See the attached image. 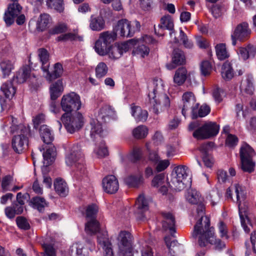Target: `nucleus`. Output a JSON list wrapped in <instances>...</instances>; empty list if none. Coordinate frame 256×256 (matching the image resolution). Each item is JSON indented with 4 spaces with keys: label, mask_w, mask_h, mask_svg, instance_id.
Wrapping results in <instances>:
<instances>
[{
    "label": "nucleus",
    "mask_w": 256,
    "mask_h": 256,
    "mask_svg": "<svg viewBox=\"0 0 256 256\" xmlns=\"http://www.w3.org/2000/svg\"><path fill=\"white\" fill-rule=\"evenodd\" d=\"M172 62L176 66L184 64L186 62L184 52L179 49L174 50L173 52Z\"/></svg>",
    "instance_id": "43"
},
{
    "label": "nucleus",
    "mask_w": 256,
    "mask_h": 256,
    "mask_svg": "<svg viewBox=\"0 0 256 256\" xmlns=\"http://www.w3.org/2000/svg\"><path fill=\"white\" fill-rule=\"evenodd\" d=\"M116 39V34L114 32L106 31L100 34L98 38L96 40H100L102 43L110 47L112 44Z\"/></svg>",
    "instance_id": "26"
},
{
    "label": "nucleus",
    "mask_w": 256,
    "mask_h": 256,
    "mask_svg": "<svg viewBox=\"0 0 256 256\" xmlns=\"http://www.w3.org/2000/svg\"><path fill=\"white\" fill-rule=\"evenodd\" d=\"M94 152L98 158H104L108 154V150L104 142L102 141L100 145L96 146Z\"/></svg>",
    "instance_id": "52"
},
{
    "label": "nucleus",
    "mask_w": 256,
    "mask_h": 256,
    "mask_svg": "<svg viewBox=\"0 0 256 256\" xmlns=\"http://www.w3.org/2000/svg\"><path fill=\"white\" fill-rule=\"evenodd\" d=\"M114 112L113 108L110 106L104 105L100 110L96 118L102 122H104L106 120V118L112 116Z\"/></svg>",
    "instance_id": "38"
},
{
    "label": "nucleus",
    "mask_w": 256,
    "mask_h": 256,
    "mask_svg": "<svg viewBox=\"0 0 256 256\" xmlns=\"http://www.w3.org/2000/svg\"><path fill=\"white\" fill-rule=\"evenodd\" d=\"M142 155V149L135 147L133 148V150L130 154L132 160L134 162H136L139 160Z\"/></svg>",
    "instance_id": "59"
},
{
    "label": "nucleus",
    "mask_w": 256,
    "mask_h": 256,
    "mask_svg": "<svg viewBox=\"0 0 256 256\" xmlns=\"http://www.w3.org/2000/svg\"><path fill=\"white\" fill-rule=\"evenodd\" d=\"M148 89V97L152 112L158 114L168 109L170 106V100L166 94L163 80L158 78L154 79Z\"/></svg>",
    "instance_id": "2"
},
{
    "label": "nucleus",
    "mask_w": 256,
    "mask_h": 256,
    "mask_svg": "<svg viewBox=\"0 0 256 256\" xmlns=\"http://www.w3.org/2000/svg\"><path fill=\"white\" fill-rule=\"evenodd\" d=\"M132 134L137 139L144 138L148 134V128L145 126H139L133 130Z\"/></svg>",
    "instance_id": "49"
},
{
    "label": "nucleus",
    "mask_w": 256,
    "mask_h": 256,
    "mask_svg": "<svg viewBox=\"0 0 256 256\" xmlns=\"http://www.w3.org/2000/svg\"><path fill=\"white\" fill-rule=\"evenodd\" d=\"M238 138L234 135L229 134L226 140V144L229 147H233L237 144Z\"/></svg>",
    "instance_id": "62"
},
{
    "label": "nucleus",
    "mask_w": 256,
    "mask_h": 256,
    "mask_svg": "<svg viewBox=\"0 0 256 256\" xmlns=\"http://www.w3.org/2000/svg\"><path fill=\"white\" fill-rule=\"evenodd\" d=\"M85 230L86 233L90 234L99 232L98 236V242L104 250V256H114L112 244L108 237L107 232H99L100 224L96 220H87Z\"/></svg>",
    "instance_id": "4"
},
{
    "label": "nucleus",
    "mask_w": 256,
    "mask_h": 256,
    "mask_svg": "<svg viewBox=\"0 0 256 256\" xmlns=\"http://www.w3.org/2000/svg\"><path fill=\"white\" fill-rule=\"evenodd\" d=\"M76 38V35L72 32H68L61 34L56 38V40L60 41H67L68 40H72Z\"/></svg>",
    "instance_id": "63"
},
{
    "label": "nucleus",
    "mask_w": 256,
    "mask_h": 256,
    "mask_svg": "<svg viewBox=\"0 0 256 256\" xmlns=\"http://www.w3.org/2000/svg\"><path fill=\"white\" fill-rule=\"evenodd\" d=\"M174 21L172 16L170 15H166L160 18V22L158 27L154 26L155 33L158 36L164 35V30H168L170 31V35L172 36L174 32Z\"/></svg>",
    "instance_id": "16"
},
{
    "label": "nucleus",
    "mask_w": 256,
    "mask_h": 256,
    "mask_svg": "<svg viewBox=\"0 0 256 256\" xmlns=\"http://www.w3.org/2000/svg\"><path fill=\"white\" fill-rule=\"evenodd\" d=\"M38 56L40 62L42 64V70L48 71L50 66L49 54L48 52L44 48H40L38 50Z\"/></svg>",
    "instance_id": "27"
},
{
    "label": "nucleus",
    "mask_w": 256,
    "mask_h": 256,
    "mask_svg": "<svg viewBox=\"0 0 256 256\" xmlns=\"http://www.w3.org/2000/svg\"><path fill=\"white\" fill-rule=\"evenodd\" d=\"M210 108L208 106L203 104L199 108V104L197 103L192 110V117L193 118L204 117L210 113Z\"/></svg>",
    "instance_id": "24"
},
{
    "label": "nucleus",
    "mask_w": 256,
    "mask_h": 256,
    "mask_svg": "<svg viewBox=\"0 0 256 256\" xmlns=\"http://www.w3.org/2000/svg\"><path fill=\"white\" fill-rule=\"evenodd\" d=\"M212 66L210 62L208 60L204 61L200 66L202 74L204 76H208L212 72Z\"/></svg>",
    "instance_id": "56"
},
{
    "label": "nucleus",
    "mask_w": 256,
    "mask_h": 256,
    "mask_svg": "<svg viewBox=\"0 0 256 256\" xmlns=\"http://www.w3.org/2000/svg\"><path fill=\"white\" fill-rule=\"evenodd\" d=\"M56 192L62 196H65L68 192V188L65 181L61 178H57L54 182Z\"/></svg>",
    "instance_id": "30"
},
{
    "label": "nucleus",
    "mask_w": 256,
    "mask_h": 256,
    "mask_svg": "<svg viewBox=\"0 0 256 256\" xmlns=\"http://www.w3.org/2000/svg\"><path fill=\"white\" fill-rule=\"evenodd\" d=\"M12 125L10 127V132L14 134L12 140V146L17 153H22L28 146V137L30 134V129L22 124L16 125V120L10 118Z\"/></svg>",
    "instance_id": "3"
},
{
    "label": "nucleus",
    "mask_w": 256,
    "mask_h": 256,
    "mask_svg": "<svg viewBox=\"0 0 256 256\" xmlns=\"http://www.w3.org/2000/svg\"><path fill=\"white\" fill-rule=\"evenodd\" d=\"M187 71L184 68H179L175 73L174 82L178 86L182 85L186 80Z\"/></svg>",
    "instance_id": "40"
},
{
    "label": "nucleus",
    "mask_w": 256,
    "mask_h": 256,
    "mask_svg": "<svg viewBox=\"0 0 256 256\" xmlns=\"http://www.w3.org/2000/svg\"><path fill=\"white\" fill-rule=\"evenodd\" d=\"M46 4L59 12H62L64 9L62 0H47Z\"/></svg>",
    "instance_id": "53"
},
{
    "label": "nucleus",
    "mask_w": 256,
    "mask_h": 256,
    "mask_svg": "<svg viewBox=\"0 0 256 256\" xmlns=\"http://www.w3.org/2000/svg\"><path fill=\"white\" fill-rule=\"evenodd\" d=\"M68 30V26L66 24L63 22H59L52 28L48 32L50 34H58L66 32Z\"/></svg>",
    "instance_id": "46"
},
{
    "label": "nucleus",
    "mask_w": 256,
    "mask_h": 256,
    "mask_svg": "<svg viewBox=\"0 0 256 256\" xmlns=\"http://www.w3.org/2000/svg\"><path fill=\"white\" fill-rule=\"evenodd\" d=\"M187 200L192 204H198L200 202L203 200L200 193L196 190H191L186 196Z\"/></svg>",
    "instance_id": "47"
},
{
    "label": "nucleus",
    "mask_w": 256,
    "mask_h": 256,
    "mask_svg": "<svg viewBox=\"0 0 256 256\" xmlns=\"http://www.w3.org/2000/svg\"><path fill=\"white\" fill-rule=\"evenodd\" d=\"M250 30L246 22H242L238 24L231 36L232 44L235 46L236 44V40L240 41L246 40L250 36Z\"/></svg>",
    "instance_id": "13"
},
{
    "label": "nucleus",
    "mask_w": 256,
    "mask_h": 256,
    "mask_svg": "<svg viewBox=\"0 0 256 256\" xmlns=\"http://www.w3.org/2000/svg\"><path fill=\"white\" fill-rule=\"evenodd\" d=\"M90 128V135L93 138H96L98 137L101 138L106 135V132H104L100 120L98 119L91 120L89 126Z\"/></svg>",
    "instance_id": "21"
},
{
    "label": "nucleus",
    "mask_w": 256,
    "mask_h": 256,
    "mask_svg": "<svg viewBox=\"0 0 256 256\" xmlns=\"http://www.w3.org/2000/svg\"><path fill=\"white\" fill-rule=\"evenodd\" d=\"M30 74V68L27 66H24L18 71L14 80L20 84L23 83L29 78Z\"/></svg>",
    "instance_id": "37"
},
{
    "label": "nucleus",
    "mask_w": 256,
    "mask_h": 256,
    "mask_svg": "<svg viewBox=\"0 0 256 256\" xmlns=\"http://www.w3.org/2000/svg\"><path fill=\"white\" fill-rule=\"evenodd\" d=\"M112 32L115 33L116 38L118 35L122 37H132L134 34V30L131 28L130 22L122 19L118 21Z\"/></svg>",
    "instance_id": "14"
},
{
    "label": "nucleus",
    "mask_w": 256,
    "mask_h": 256,
    "mask_svg": "<svg viewBox=\"0 0 256 256\" xmlns=\"http://www.w3.org/2000/svg\"><path fill=\"white\" fill-rule=\"evenodd\" d=\"M46 72L45 77L47 80L50 82L52 80L60 77L63 73V68L62 64L59 62L56 63L54 66L53 72L50 73L48 71H44Z\"/></svg>",
    "instance_id": "25"
},
{
    "label": "nucleus",
    "mask_w": 256,
    "mask_h": 256,
    "mask_svg": "<svg viewBox=\"0 0 256 256\" xmlns=\"http://www.w3.org/2000/svg\"><path fill=\"white\" fill-rule=\"evenodd\" d=\"M136 208L142 212H144L148 208V202L143 194H140L136 202Z\"/></svg>",
    "instance_id": "48"
},
{
    "label": "nucleus",
    "mask_w": 256,
    "mask_h": 256,
    "mask_svg": "<svg viewBox=\"0 0 256 256\" xmlns=\"http://www.w3.org/2000/svg\"><path fill=\"white\" fill-rule=\"evenodd\" d=\"M254 154V152L250 146L247 144L242 145L240 150V157L241 168L243 171L251 172L254 170V164L252 158Z\"/></svg>",
    "instance_id": "10"
},
{
    "label": "nucleus",
    "mask_w": 256,
    "mask_h": 256,
    "mask_svg": "<svg viewBox=\"0 0 256 256\" xmlns=\"http://www.w3.org/2000/svg\"><path fill=\"white\" fill-rule=\"evenodd\" d=\"M110 46L102 43L100 40H96L94 44V50L100 56H106L109 52Z\"/></svg>",
    "instance_id": "50"
},
{
    "label": "nucleus",
    "mask_w": 256,
    "mask_h": 256,
    "mask_svg": "<svg viewBox=\"0 0 256 256\" xmlns=\"http://www.w3.org/2000/svg\"><path fill=\"white\" fill-rule=\"evenodd\" d=\"M220 130V126L216 122H208L196 130L193 136L198 140H205L216 136Z\"/></svg>",
    "instance_id": "8"
},
{
    "label": "nucleus",
    "mask_w": 256,
    "mask_h": 256,
    "mask_svg": "<svg viewBox=\"0 0 256 256\" xmlns=\"http://www.w3.org/2000/svg\"><path fill=\"white\" fill-rule=\"evenodd\" d=\"M51 20V18L48 14H41L36 22V29L39 31H44L48 28Z\"/></svg>",
    "instance_id": "34"
},
{
    "label": "nucleus",
    "mask_w": 256,
    "mask_h": 256,
    "mask_svg": "<svg viewBox=\"0 0 256 256\" xmlns=\"http://www.w3.org/2000/svg\"><path fill=\"white\" fill-rule=\"evenodd\" d=\"M239 58L246 60L249 58H254L256 53L255 47L252 45H248L246 47L240 48L237 52Z\"/></svg>",
    "instance_id": "22"
},
{
    "label": "nucleus",
    "mask_w": 256,
    "mask_h": 256,
    "mask_svg": "<svg viewBox=\"0 0 256 256\" xmlns=\"http://www.w3.org/2000/svg\"><path fill=\"white\" fill-rule=\"evenodd\" d=\"M16 222L18 227L22 230H27L30 228V226L27 220L23 216H18L16 218Z\"/></svg>",
    "instance_id": "57"
},
{
    "label": "nucleus",
    "mask_w": 256,
    "mask_h": 256,
    "mask_svg": "<svg viewBox=\"0 0 256 256\" xmlns=\"http://www.w3.org/2000/svg\"><path fill=\"white\" fill-rule=\"evenodd\" d=\"M234 190L236 194L237 202L238 204L239 214L241 219L242 226L243 227L244 230L248 233L250 232V228L246 224L245 222L243 219L242 214L246 213V209L242 208V202L244 201L246 197V192L245 188L238 184H235L228 188L226 192V196L227 198H232V192Z\"/></svg>",
    "instance_id": "7"
},
{
    "label": "nucleus",
    "mask_w": 256,
    "mask_h": 256,
    "mask_svg": "<svg viewBox=\"0 0 256 256\" xmlns=\"http://www.w3.org/2000/svg\"><path fill=\"white\" fill-rule=\"evenodd\" d=\"M105 22L102 18L92 16L90 22V28L92 30L100 31L104 28Z\"/></svg>",
    "instance_id": "33"
},
{
    "label": "nucleus",
    "mask_w": 256,
    "mask_h": 256,
    "mask_svg": "<svg viewBox=\"0 0 256 256\" xmlns=\"http://www.w3.org/2000/svg\"><path fill=\"white\" fill-rule=\"evenodd\" d=\"M0 66L4 77L8 76L14 68V63L8 60L0 62Z\"/></svg>",
    "instance_id": "45"
},
{
    "label": "nucleus",
    "mask_w": 256,
    "mask_h": 256,
    "mask_svg": "<svg viewBox=\"0 0 256 256\" xmlns=\"http://www.w3.org/2000/svg\"><path fill=\"white\" fill-rule=\"evenodd\" d=\"M43 247L45 252L44 256H56V250L52 245L44 244Z\"/></svg>",
    "instance_id": "64"
},
{
    "label": "nucleus",
    "mask_w": 256,
    "mask_h": 256,
    "mask_svg": "<svg viewBox=\"0 0 256 256\" xmlns=\"http://www.w3.org/2000/svg\"><path fill=\"white\" fill-rule=\"evenodd\" d=\"M12 180V177L10 175L5 176L2 180V187L4 190H10V184Z\"/></svg>",
    "instance_id": "61"
},
{
    "label": "nucleus",
    "mask_w": 256,
    "mask_h": 256,
    "mask_svg": "<svg viewBox=\"0 0 256 256\" xmlns=\"http://www.w3.org/2000/svg\"><path fill=\"white\" fill-rule=\"evenodd\" d=\"M130 48V42L115 44L110 46L108 54L110 58L117 59L121 57L122 54L128 52Z\"/></svg>",
    "instance_id": "17"
},
{
    "label": "nucleus",
    "mask_w": 256,
    "mask_h": 256,
    "mask_svg": "<svg viewBox=\"0 0 256 256\" xmlns=\"http://www.w3.org/2000/svg\"><path fill=\"white\" fill-rule=\"evenodd\" d=\"M104 190L108 194L116 193L119 188L118 179L114 175H108L104 177L102 182Z\"/></svg>",
    "instance_id": "18"
},
{
    "label": "nucleus",
    "mask_w": 256,
    "mask_h": 256,
    "mask_svg": "<svg viewBox=\"0 0 256 256\" xmlns=\"http://www.w3.org/2000/svg\"><path fill=\"white\" fill-rule=\"evenodd\" d=\"M30 203L32 208L40 212H43L44 208L48 205V203L44 198L38 196L32 198L30 200Z\"/></svg>",
    "instance_id": "36"
},
{
    "label": "nucleus",
    "mask_w": 256,
    "mask_h": 256,
    "mask_svg": "<svg viewBox=\"0 0 256 256\" xmlns=\"http://www.w3.org/2000/svg\"><path fill=\"white\" fill-rule=\"evenodd\" d=\"M84 154L80 146L74 144L70 148L66 156V163L68 166H74L80 174L84 173L85 167L84 164Z\"/></svg>",
    "instance_id": "6"
},
{
    "label": "nucleus",
    "mask_w": 256,
    "mask_h": 256,
    "mask_svg": "<svg viewBox=\"0 0 256 256\" xmlns=\"http://www.w3.org/2000/svg\"><path fill=\"white\" fill-rule=\"evenodd\" d=\"M180 38L181 41H182L184 46L188 48H191L193 46L192 42L188 40L186 34L182 31L180 30Z\"/></svg>",
    "instance_id": "58"
},
{
    "label": "nucleus",
    "mask_w": 256,
    "mask_h": 256,
    "mask_svg": "<svg viewBox=\"0 0 256 256\" xmlns=\"http://www.w3.org/2000/svg\"><path fill=\"white\" fill-rule=\"evenodd\" d=\"M119 248L123 256H133L132 254V236L127 231H122L118 234Z\"/></svg>",
    "instance_id": "12"
},
{
    "label": "nucleus",
    "mask_w": 256,
    "mask_h": 256,
    "mask_svg": "<svg viewBox=\"0 0 256 256\" xmlns=\"http://www.w3.org/2000/svg\"><path fill=\"white\" fill-rule=\"evenodd\" d=\"M165 176L164 174H160L154 176L152 180V185L158 187L162 186L164 181Z\"/></svg>",
    "instance_id": "60"
},
{
    "label": "nucleus",
    "mask_w": 256,
    "mask_h": 256,
    "mask_svg": "<svg viewBox=\"0 0 256 256\" xmlns=\"http://www.w3.org/2000/svg\"><path fill=\"white\" fill-rule=\"evenodd\" d=\"M42 155L44 164L46 166L50 164L56 156V148L54 146H50Z\"/></svg>",
    "instance_id": "41"
},
{
    "label": "nucleus",
    "mask_w": 256,
    "mask_h": 256,
    "mask_svg": "<svg viewBox=\"0 0 256 256\" xmlns=\"http://www.w3.org/2000/svg\"><path fill=\"white\" fill-rule=\"evenodd\" d=\"M125 183L130 188H138L143 182L142 174L132 175L124 178Z\"/></svg>",
    "instance_id": "31"
},
{
    "label": "nucleus",
    "mask_w": 256,
    "mask_h": 256,
    "mask_svg": "<svg viewBox=\"0 0 256 256\" xmlns=\"http://www.w3.org/2000/svg\"><path fill=\"white\" fill-rule=\"evenodd\" d=\"M132 116L137 122H144L148 116V112L146 110H143L139 106H132L131 107Z\"/></svg>",
    "instance_id": "23"
},
{
    "label": "nucleus",
    "mask_w": 256,
    "mask_h": 256,
    "mask_svg": "<svg viewBox=\"0 0 256 256\" xmlns=\"http://www.w3.org/2000/svg\"><path fill=\"white\" fill-rule=\"evenodd\" d=\"M95 70L96 77L101 78L106 74L108 72V67L104 62H100L96 66Z\"/></svg>",
    "instance_id": "51"
},
{
    "label": "nucleus",
    "mask_w": 256,
    "mask_h": 256,
    "mask_svg": "<svg viewBox=\"0 0 256 256\" xmlns=\"http://www.w3.org/2000/svg\"><path fill=\"white\" fill-rule=\"evenodd\" d=\"M196 208L198 214L200 218L196 222L192 233L193 238L198 236V244L200 247H205L208 244L213 246L216 250H220L225 247V244L215 236L214 228L210 226V221L208 218L204 216L205 206L203 200L200 202Z\"/></svg>",
    "instance_id": "1"
},
{
    "label": "nucleus",
    "mask_w": 256,
    "mask_h": 256,
    "mask_svg": "<svg viewBox=\"0 0 256 256\" xmlns=\"http://www.w3.org/2000/svg\"><path fill=\"white\" fill-rule=\"evenodd\" d=\"M221 74L222 77L226 80H230L233 77L234 71L229 62L226 61L223 64Z\"/></svg>",
    "instance_id": "42"
},
{
    "label": "nucleus",
    "mask_w": 256,
    "mask_h": 256,
    "mask_svg": "<svg viewBox=\"0 0 256 256\" xmlns=\"http://www.w3.org/2000/svg\"><path fill=\"white\" fill-rule=\"evenodd\" d=\"M214 48L216 56L219 60H224L230 57V54L225 44L220 43L216 44Z\"/></svg>",
    "instance_id": "29"
},
{
    "label": "nucleus",
    "mask_w": 256,
    "mask_h": 256,
    "mask_svg": "<svg viewBox=\"0 0 256 256\" xmlns=\"http://www.w3.org/2000/svg\"><path fill=\"white\" fill-rule=\"evenodd\" d=\"M240 88L248 94H252L254 87L252 80L250 78H246L242 82Z\"/></svg>",
    "instance_id": "55"
},
{
    "label": "nucleus",
    "mask_w": 256,
    "mask_h": 256,
    "mask_svg": "<svg viewBox=\"0 0 256 256\" xmlns=\"http://www.w3.org/2000/svg\"><path fill=\"white\" fill-rule=\"evenodd\" d=\"M98 211V208L96 204H90L87 206L84 212H82L84 216L87 220H96V216Z\"/></svg>",
    "instance_id": "32"
},
{
    "label": "nucleus",
    "mask_w": 256,
    "mask_h": 256,
    "mask_svg": "<svg viewBox=\"0 0 256 256\" xmlns=\"http://www.w3.org/2000/svg\"><path fill=\"white\" fill-rule=\"evenodd\" d=\"M182 100L183 106L182 113L186 117L187 112L190 109L192 110L197 103L196 102V100L194 94L190 92H184L182 95Z\"/></svg>",
    "instance_id": "19"
},
{
    "label": "nucleus",
    "mask_w": 256,
    "mask_h": 256,
    "mask_svg": "<svg viewBox=\"0 0 256 256\" xmlns=\"http://www.w3.org/2000/svg\"><path fill=\"white\" fill-rule=\"evenodd\" d=\"M64 90L62 80H58L52 84L50 87V98L52 100H56L62 94Z\"/></svg>",
    "instance_id": "28"
},
{
    "label": "nucleus",
    "mask_w": 256,
    "mask_h": 256,
    "mask_svg": "<svg viewBox=\"0 0 256 256\" xmlns=\"http://www.w3.org/2000/svg\"><path fill=\"white\" fill-rule=\"evenodd\" d=\"M40 134L44 142L46 144H50L54 140L52 131L46 125H42L40 127Z\"/></svg>",
    "instance_id": "35"
},
{
    "label": "nucleus",
    "mask_w": 256,
    "mask_h": 256,
    "mask_svg": "<svg viewBox=\"0 0 256 256\" xmlns=\"http://www.w3.org/2000/svg\"><path fill=\"white\" fill-rule=\"evenodd\" d=\"M0 90L8 98H12L16 92L15 87L13 86L12 82H8L2 84Z\"/></svg>",
    "instance_id": "39"
},
{
    "label": "nucleus",
    "mask_w": 256,
    "mask_h": 256,
    "mask_svg": "<svg viewBox=\"0 0 256 256\" xmlns=\"http://www.w3.org/2000/svg\"><path fill=\"white\" fill-rule=\"evenodd\" d=\"M61 120L68 132L71 134L79 130L83 125V117L80 112L71 115L64 113L62 116Z\"/></svg>",
    "instance_id": "11"
},
{
    "label": "nucleus",
    "mask_w": 256,
    "mask_h": 256,
    "mask_svg": "<svg viewBox=\"0 0 256 256\" xmlns=\"http://www.w3.org/2000/svg\"><path fill=\"white\" fill-rule=\"evenodd\" d=\"M164 241L168 248L170 254L171 256H174V248H177V241L175 240L170 241V238L169 236H166L164 238Z\"/></svg>",
    "instance_id": "54"
},
{
    "label": "nucleus",
    "mask_w": 256,
    "mask_h": 256,
    "mask_svg": "<svg viewBox=\"0 0 256 256\" xmlns=\"http://www.w3.org/2000/svg\"><path fill=\"white\" fill-rule=\"evenodd\" d=\"M60 106L65 113L79 110L82 106L80 96L74 92L64 95L62 98Z\"/></svg>",
    "instance_id": "9"
},
{
    "label": "nucleus",
    "mask_w": 256,
    "mask_h": 256,
    "mask_svg": "<svg viewBox=\"0 0 256 256\" xmlns=\"http://www.w3.org/2000/svg\"><path fill=\"white\" fill-rule=\"evenodd\" d=\"M188 168L184 166L176 167L172 173L170 186L173 190L180 191L190 183V178H188Z\"/></svg>",
    "instance_id": "5"
},
{
    "label": "nucleus",
    "mask_w": 256,
    "mask_h": 256,
    "mask_svg": "<svg viewBox=\"0 0 256 256\" xmlns=\"http://www.w3.org/2000/svg\"><path fill=\"white\" fill-rule=\"evenodd\" d=\"M12 2V4L8 5V10L4 13V18L7 26H10L14 22L15 18L20 14L22 9L17 2Z\"/></svg>",
    "instance_id": "15"
},
{
    "label": "nucleus",
    "mask_w": 256,
    "mask_h": 256,
    "mask_svg": "<svg viewBox=\"0 0 256 256\" xmlns=\"http://www.w3.org/2000/svg\"><path fill=\"white\" fill-rule=\"evenodd\" d=\"M162 215L163 218L162 221L163 228L165 230H169L171 235L174 236L173 234L176 232V220L174 216L170 212H162Z\"/></svg>",
    "instance_id": "20"
},
{
    "label": "nucleus",
    "mask_w": 256,
    "mask_h": 256,
    "mask_svg": "<svg viewBox=\"0 0 256 256\" xmlns=\"http://www.w3.org/2000/svg\"><path fill=\"white\" fill-rule=\"evenodd\" d=\"M250 238L252 246L248 242H246L245 244L246 249V256H249L252 252L256 254V231H254L251 234Z\"/></svg>",
    "instance_id": "44"
}]
</instances>
